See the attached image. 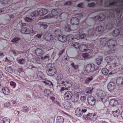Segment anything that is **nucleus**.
I'll return each mask as SVG.
<instances>
[{
  "instance_id": "obj_1",
  "label": "nucleus",
  "mask_w": 123,
  "mask_h": 123,
  "mask_svg": "<svg viewBox=\"0 0 123 123\" xmlns=\"http://www.w3.org/2000/svg\"><path fill=\"white\" fill-rule=\"evenodd\" d=\"M97 45L101 48L106 47L108 50L106 53L109 54L116 50L117 45L116 41L114 40L113 39H109L108 38H100L96 41Z\"/></svg>"
},
{
  "instance_id": "obj_2",
  "label": "nucleus",
  "mask_w": 123,
  "mask_h": 123,
  "mask_svg": "<svg viewBox=\"0 0 123 123\" xmlns=\"http://www.w3.org/2000/svg\"><path fill=\"white\" fill-rule=\"evenodd\" d=\"M115 24L116 26L119 27V29H115L113 31L112 35L114 37H119L118 38L122 37L123 38V20L120 21L118 17L116 19L112 21L111 23H108L106 26L107 29L110 30L113 27V25Z\"/></svg>"
},
{
  "instance_id": "obj_3",
  "label": "nucleus",
  "mask_w": 123,
  "mask_h": 123,
  "mask_svg": "<svg viewBox=\"0 0 123 123\" xmlns=\"http://www.w3.org/2000/svg\"><path fill=\"white\" fill-rule=\"evenodd\" d=\"M61 33V30L58 29H56L55 31V37H56V38L58 37V38L59 41L62 43L65 42L67 39L69 40H74V36L72 34L68 35L67 36L65 35L61 36L60 35V34Z\"/></svg>"
},
{
  "instance_id": "obj_4",
  "label": "nucleus",
  "mask_w": 123,
  "mask_h": 123,
  "mask_svg": "<svg viewBox=\"0 0 123 123\" xmlns=\"http://www.w3.org/2000/svg\"><path fill=\"white\" fill-rule=\"evenodd\" d=\"M105 59L108 64H111L108 68L109 69L117 68L120 64V60L119 58L117 56H108L106 57Z\"/></svg>"
},
{
  "instance_id": "obj_5",
  "label": "nucleus",
  "mask_w": 123,
  "mask_h": 123,
  "mask_svg": "<svg viewBox=\"0 0 123 123\" xmlns=\"http://www.w3.org/2000/svg\"><path fill=\"white\" fill-rule=\"evenodd\" d=\"M63 13L61 9H57L52 10L51 13L45 16L46 18H55L57 22L60 23L62 21L61 15Z\"/></svg>"
},
{
  "instance_id": "obj_6",
  "label": "nucleus",
  "mask_w": 123,
  "mask_h": 123,
  "mask_svg": "<svg viewBox=\"0 0 123 123\" xmlns=\"http://www.w3.org/2000/svg\"><path fill=\"white\" fill-rule=\"evenodd\" d=\"M104 31V27L102 26H100L97 27L96 29L94 28L90 29L88 31V33L89 36H93L94 37H95L102 33Z\"/></svg>"
},
{
  "instance_id": "obj_7",
  "label": "nucleus",
  "mask_w": 123,
  "mask_h": 123,
  "mask_svg": "<svg viewBox=\"0 0 123 123\" xmlns=\"http://www.w3.org/2000/svg\"><path fill=\"white\" fill-rule=\"evenodd\" d=\"M35 54L38 56H40V59L41 60H46L48 61L49 60V56L46 55L43 57L42 56L44 54V52L40 48H37L35 50Z\"/></svg>"
},
{
  "instance_id": "obj_8",
  "label": "nucleus",
  "mask_w": 123,
  "mask_h": 123,
  "mask_svg": "<svg viewBox=\"0 0 123 123\" xmlns=\"http://www.w3.org/2000/svg\"><path fill=\"white\" fill-rule=\"evenodd\" d=\"M51 64H49L48 65L47 67L48 70L47 71V74L49 76H53L56 73V70L54 67H52Z\"/></svg>"
},
{
  "instance_id": "obj_9",
  "label": "nucleus",
  "mask_w": 123,
  "mask_h": 123,
  "mask_svg": "<svg viewBox=\"0 0 123 123\" xmlns=\"http://www.w3.org/2000/svg\"><path fill=\"white\" fill-rule=\"evenodd\" d=\"M55 35V32L53 36L50 34H49L47 35V34H46L44 36V37L45 40L47 41L48 42L50 41H51V42H55L56 40Z\"/></svg>"
},
{
  "instance_id": "obj_10",
  "label": "nucleus",
  "mask_w": 123,
  "mask_h": 123,
  "mask_svg": "<svg viewBox=\"0 0 123 123\" xmlns=\"http://www.w3.org/2000/svg\"><path fill=\"white\" fill-rule=\"evenodd\" d=\"M93 48V46L91 45L86 46V45L82 44L80 45L79 49L81 51L83 52L87 51L88 50L92 49Z\"/></svg>"
},
{
  "instance_id": "obj_11",
  "label": "nucleus",
  "mask_w": 123,
  "mask_h": 123,
  "mask_svg": "<svg viewBox=\"0 0 123 123\" xmlns=\"http://www.w3.org/2000/svg\"><path fill=\"white\" fill-rule=\"evenodd\" d=\"M97 117L96 114L90 113L87 114L85 117L87 119L90 120L94 122L96 120Z\"/></svg>"
},
{
  "instance_id": "obj_12",
  "label": "nucleus",
  "mask_w": 123,
  "mask_h": 123,
  "mask_svg": "<svg viewBox=\"0 0 123 123\" xmlns=\"http://www.w3.org/2000/svg\"><path fill=\"white\" fill-rule=\"evenodd\" d=\"M20 32L24 34H29L30 33L33 34L34 33V31L32 29H30L25 27L22 28Z\"/></svg>"
},
{
  "instance_id": "obj_13",
  "label": "nucleus",
  "mask_w": 123,
  "mask_h": 123,
  "mask_svg": "<svg viewBox=\"0 0 123 123\" xmlns=\"http://www.w3.org/2000/svg\"><path fill=\"white\" fill-rule=\"evenodd\" d=\"M95 66L93 64H89L86 67V71L88 73L93 72L95 70Z\"/></svg>"
},
{
  "instance_id": "obj_14",
  "label": "nucleus",
  "mask_w": 123,
  "mask_h": 123,
  "mask_svg": "<svg viewBox=\"0 0 123 123\" xmlns=\"http://www.w3.org/2000/svg\"><path fill=\"white\" fill-rule=\"evenodd\" d=\"M87 101L89 105L91 106L95 104L96 100L94 97L92 96H89L87 98Z\"/></svg>"
},
{
  "instance_id": "obj_15",
  "label": "nucleus",
  "mask_w": 123,
  "mask_h": 123,
  "mask_svg": "<svg viewBox=\"0 0 123 123\" xmlns=\"http://www.w3.org/2000/svg\"><path fill=\"white\" fill-rule=\"evenodd\" d=\"M60 83L67 88H69L71 87L72 85V83L71 80H67L65 81H62Z\"/></svg>"
},
{
  "instance_id": "obj_16",
  "label": "nucleus",
  "mask_w": 123,
  "mask_h": 123,
  "mask_svg": "<svg viewBox=\"0 0 123 123\" xmlns=\"http://www.w3.org/2000/svg\"><path fill=\"white\" fill-rule=\"evenodd\" d=\"M72 94L71 92L69 91L65 92L64 95V99L66 100H68L71 98Z\"/></svg>"
},
{
  "instance_id": "obj_17",
  "label": "nucleus",
  "mask_w": 123,
  "mask_h": 123,
  "mask_svg": "<svg viewBox=\"0 0 123 123\" xmlns=\"http://www.w3.org/2000/svg\"><path fill=\"white\" fill-rule=\"evenodd\" d=\"M107 88L109 91H111L114 90L115 88V84L113 82H110L108 85Z\"/></svg>"
},
{
  "instance_id": "obj_18",
  "label": "nucleus",
  "mask_w": 123,
  "mask_h": 123,
  "mask_svg": "<svg viewBox=\"0 0 123 123\" xmlns=\"http://www.w3.org/2000/svg\"><path fill=\"white\" fill-rule=\"evenodd\" d=\"M113 108L112 114L114 117H117L119 114V110L117 107H113Z\"/></svg>"
},
{
  "instance_id": "obj_19",
  "label": "nucleus",
  "mask_w": 123,
  "mask_h": 123,
  "mask_svg": "<svg viewBox=\"0 0 123 123\" xmlns=\"http://www.w3.org/2000/svg\"><path fill=\"white\" fill-rule=\"evenodd\" d=\"M79 20L77 18L74 17L72 18L70 20V23L73 25H77L79 24Z\"/></svg>"
},
{
  "instance_id": "obj_20",
  "label": "nucleus",
  "mask_w": 123,
  "mask_h": 123,
  "mask_svg": "<svg viewBox=\"0 0 123 123\" xmlns=\"http://www.w3.org/2000/svg\"><path fill=\"white\" fill-rule=\"evenodd\" d=\"M105 16L103 13H100L99 15L97 16L94 18L93 19H97L99 21L103 20L105 18Z\"/></svg>"
},
{
  "instance_id": "obj_21",
  "label": "nucleus",
  "mask_w": 123,
  "mask_h": 123,
  "mask_svg": "<svg viewBox=\"0 0 123 123\" xmlns=\"http://www.w3.org/2000/svg\"><path fill=\"white\" fill-rule=\"evenodd\" d=\"M88 35L84 33L80 32L77 35L76 38L77 39H83L86 37H87Z\"/></svg>"
},
{
  "instance_id": "obj_22",
  "label": "nucleus",
  "mask_w": 123,
  "mask_h": 123,
  "mask_svg": "<svg viewBox=\"0 0 123 123\" xmlns=\"http://www.w3.org/2000/svg\"><path fill=\"white\" fill-rule=\"evenodd\" d=\"M75 114L76 116L79 117H80L82 116V114L81 108L79 107H78L75 111Z\"/></svg>"
},
{
  "instance_id": "obj_23",
  "label": "nucleus",
  "mask_w": 123,
  "mask_h": 123,
  "mask_svg": "<svg viewBox=\"0 0 123 123\" xmlns=\"http://www.w3.org/2000/svg\"><path fill=\"white\" fill-rule=\"evenodd\" d=\"M118 86L123 85V79L122 78L119 77L117 79L116 81Z\"/></svg>"
},
{
  "instance_id": "obj_24",
  "label": "nucleus",
  "mask_w": 123,
  "mask_h": 123,
  "mask_svg": "<svg viewBox=\"0 0 123 123\" xmlns=\"http://www.w3.org/2000/svg\"><path fill=\"white\" fill-rule=\"evenodd\" d=\"M37 77L41 79H43L44 77V74L41 71H38L37 73Z\"/></svg>"
},
{
  "instance_id": "obj_25",
  "label": "nucleus",
  "mask_w": 123,
  "mask_h": 123,
  "mask_svg": "<svg viewBox=\"0 0 123 123\" xmlns=\"http://www.w3.org/2000/svg\"><path fill=\"white\" fill-rule=\"evenodd\" d=\"M109 104L111 106H115L118 104V101L115 99H112L110 101Z\"/></svg>"
},
{
  "instance_id": "obj_26",
  "label": "nucleus",
  "mask_w": 123,
  "mask_h": 123,
  "mask_svg": "<svg viewBox=\"0 0 123 123\" xmlns=\"http://www.w3.org/2000/svg\"><path fill=\"white\" fill-rule=\"evenodd\" d=\"M64 106L66 109H70L72 108V104L70 102H66L64 104Z\"/></svg>"
},
{
  "instance_id": "obj_27",
  "label": "nucleus",
  "mask_w": 123,
  "mask_h": 123,
  "mask_svg": "<svg viewBox=\"0 0 123 123\" xmlns=\"http://www.w3.org/2000/svg\"><path fill=\"white\" fill-rule=\"evenodd\" d=\"M3 93L5 95H8L10 93V91L8 89L7 87H4L2 89Z\"/></svg>"
},
{
  "instance_id": "obj_28",
  "label": "nucleus",
  "mask_w": 123,
  "mask_h": 123,
  "mask_svg": "<svg viewBox=\"0 0 123 123\" xmlns=\"http://www.w3.org/2000/svg\"><path fill=\"white\" fill-rule=\"evenodd\" d=\"M44 95L48 97L51 94V91L49 89H45L44 91Z\"/></svg>"
},
{
  "instance_id": "obj_29",
  "label": "nucleus",
  "mask_w": 123,
  "mask_h": 123,
  "mask_svg": "<svg viewBox=\"0 0 123 123\" xmlns=\"http://www.w3.org/2000/svg\"><path fill=\"white\" fill-rule=\"evenodd\" d=\"M64 119L62 117L58 116L57 118L56 122L57 123H63Z\"/></svg>"
},
{
  "instance_id": "obj_30",
  "label": "nucleus",
  "mask_w": 123,
  "mask_h": 123,
  "mask_svg": "<svg viewBox=\"0 0 123 123\" xmlns=\"http://www.w3.org/2000/svg\"><path fill=\"white\" fill-rule=\"evenodd\" d=\"M103 58L101 57H97L96 60V62L98 65H99L103 61Z\"/></svg>"
},
{
  "instance_id": "obj_31",
  "label": "nucleus",
  "mask_w": 123,
  "mask_h": 123,
  "mask_svg": "<svg viewBox=\"0 0 123 123\" xmlns=\"http://www.w3.org/2000/svg\"><path fill=\"white\" fill-rule=\"evenodd\" d=\"M10 120L8 118L5 117L1 121L0 123H10Z\"/></svg>"
},
{
  "instance_id": "obj_32",
  "label": "nucleus",
  "mask_w": 123,
  "mask_h": 123,
  "mask_svg": "<svg viewBox=\"0 0 123 123\" xmlns=\"http://www.w3.org/2000/svg\"><path fill=\"white\" fill-rule=\"evenodd\" d=\"M63 28L64 30L66 32H69L71 30L70 26L68 25H65Z\"/></svg>"
},
{
  "instance_id": "obj_33",
  "label": "nucleus",
  "mask_w": 123,
  "mask_h": 123,
  "mask_svg": "<svg viewBox=\"0 0 123 123\" xmlns=\"http://www.w3.org/2000/svg\"><path fill=\"white\" fill-rule=\"evenodd\" d=\"M98 97V98L99 99H101L103 102H104L105 101V98H103V96L101 94H99L98 93H97L96 94V96Z\"/></svg>"
},
{
  "instance_id": "obj_34",
  "label": "nucleus",
  "mask_w": 123,
  "mask_h": 123,
  "mask_svg": "<svg viewBox=\"0 0 123 123\" xmlns=\"http://www.w3.org/2000/svg\"><path fill=\"white\" fill-rule=\"evenodd\" d=\"M93 79V76L87 78L85 80V83L86 84H88Z\"/></svg>"
},
{
  "instance_id": "obj_35",
  "label": "nucleus",
  "mask_w": 123,
  "mask_h": 123,
  "mask_svg": "<svg viewBox=\"0 0 123 123\" xmlns=\"http://www.w3.org/2000/svg\"><path fill=\"white\" fill-rule=\"evenodd\" d=\"M43 82L46 85L48 86H53V83L51 81L49 80H45L44 81H43Z\"/></svg>"
},
{
  "instance_id": "obj_36",
  "label": "nucleus",
  "mask_w": 123,
  "mask_h": 123,
  "mask_svg": "<svg viewBox=\"0 0 123 123\" xmlns=\"http://www.w3.org/2000/svg\"><path fill=\"white\" fill-rule=\"evenodd\" d=\"M93 89V87H87L86 90L85 92L87 93H91Z\"/></svg>"
},
{
  "instance_id": "obj_37",
  "label": "nucleus",
  "mask_w": 123,
  "mask_h": 123,
  "mask_svg": "<svg viewBox=\"0 0 123 123\" xmlns=\"http://www.w3.org/2000/svg\"><path fill=\"white\" fill-rule=\"evenodd\" d=\"M17 62L20 64L22 65L25 63V60L23 58L18 60H17Z\"/></svg>"
},
{
  "instance_id": "obj_38",
  "label": "nucleus",
  "mask_w": 123,
  "mask_h": 123,
  "mask_svg": "<svg viewBox=\"0 0 123 123\" xmlns=\"http://www.w3.org/2000/svg\"><path fill=\"white\" fill-rule=\"evenodd\" d=\"M20 38L18 37H15L13 38L11 41L13 43H17L18 41L20 40Z\"/></svg>"
},
{
  "instance_id": "obj_39",
  "label": "nucleus",
  "mask_w": 123,
  "mask_h": 123,
  "mask_svg": "<svg viewBox=\"0 0 123 123\" xmlns=\"http://www.w3.org/2000/svg\"><path fill=\"white\" fill-rule=\"evenodd\" d=\"M102 72L104 75H106L108 73L109 70L107 68H103L102 70Z\"/></svg>"
},
{
  "instance_id": "obj_40",
  "label": "nucleus",
  "mask_w": 123,
  "mask_h": 123,
  "mask_svg": "<svg viewBox=\"0 0 123 123\" xmlns=\"http://www.w3.org/2000/svg\"><path fill=\"white\" fill-rule=\"evenodd\" d=\"M30 15L32 17H35L39 15L38 11H36L32 12L31 13Z\"/></svg>"
},
{
  "instance_id": "obj_41",
  "label": "nucleus",
  "mask_w": 123,
  "mask_h": 123,
  "mask_svg": "<svg viewBox=\"0 0 123 123\" xmlns=\"http://www.w3.org/2000/svg\"><path fill=\"white\" fill-rule=\"evenodd\" d=\"M72 45L76 49L78 48V49L80 46L79 43H78L76 42H74V43H72Z\"/></svg>"
},
{
  "instance_id": "obj_42",
  "label": "nucleus",
  "mask_w": 123,
  "mask_h": 123,
  "mask_svg": "<svg viewBox=\"0 0 123 123\" xmlns=\"http://www.w3.org/2000/svg\"><path fill=\"white\" fill-rule=\"evenodd\" d=\"M22 109L23 112H28L29 110V108L28 107H27V106H24L22 108Z\"/></svg>"
},
{
  "instance_id": "obj_43",
  "label": "nucleus",
  "mask_w": 123,
  "mask_h": 123,
  "mask_svg": "<svg viewBox=\"0 0 123 123\" xmlns=\"http://www.w3.org/2000/svg\"><path fill=\"white\" fill-rule=\"evenodd\" d=\"M5 69L6 71L10 73H11L12 72V69L11 67H6Z\"/></svg>"
},
{
  "instance_id": "obj_44",
  "label": "nucleus",
  "mask_w": 123,
  "mask_h": 123,
  "mask_svg": "<svg viewBox=\"0 0 123 123\" xmlns=\"http://www.w3.org/2000/svg\"><path fill=\"white\" fill-rule=\"evenodd\" d=\"M79 95L78 93H75L74 95V101L76 102L79 99Z\"/></svg>"
},
{
  "instance_id": "obj_45",
  "label": "nucleus",
  "mask_w": 123,
  "mask_h": 123,
  "mask_svg": "<svg viewBox=\"0 0 123 123\" xmlns=\"http://www.w3.org/2000/svg\"><path fill=\"white\" fill-rule=\"evenodd\" d=\"M63 76L61 74H57V76L56 78L57 80H61L63 79Z\"/></svg>"
},
{
  "instance_id": "obj_46",
  "label": "nucleus",
  "mask_w": 123,
  "mask_h": 123,
  "mask_svg": "<svg viewBox=\"0 0 123 123\" xmlns=\"http://www.w3.org/2000/svg\"><path fill=\"white\" fill-rule=\"evenodd\" d=\"M108 18H112L114 19L115 18V15L112 13H111L108 15Z\"/></svg>"
},
{
  "instance_id": "obj_47",
  "label": "nucleus",
  "mask_w": 123,
  "mask_h": 123,
  "mask_svg": "<svg viewBox=\"0 0 123 123\" xmlns=\"http://www.w3.org/2000/svg\"><path fill=\"white\" fill-rule=\"evenodd\" d=\"M45 10V9L44 8H41L38 11V13L39 15L40 16L43 15V11Z\"/></svg>"
},
{
  "instance_id": "obj_48",
  "label": "nucleus",
  "mask_w": 123,
  "mask_h": 123,
  "mask_svg": "<svg viewBox=\"0 0 123 123\" xmlns=\"http://www.w3.org/2000/svg\"><path fill=\"white\" fill-rule=\"evenodd\" d=\"M10 85L13 88H14L16 86V84L13 81H11L10 82Z\"/></svg>"
},
{
  "instance_id": "obj_49",
  "label": "nucleus",
  "mask_w": 123,
  "mask_h": 123,
  "mask_svg": "<svg viewBox=\"0 0 123 123\" xmlns=\"http://www.w3.org/2000/svg\"><path fill=\"white\" fill-rule=\"evenodd\" d=\"M88 6L89 7H93L95 6V4L94 2H92L89 3Z\"/></svg>"
},
{
  "instance_id": "obj_50",
  "label": "nucleus",
  "mask_w": 123,
  "mask_h": 123,
  "mask_svg": "<svg viewBox=\"0 0 123 123\" xmlns=\"http://www.w3.org/2000/svg\"><path fill=\"white\" fill-rule=\"evenodd\" d=\"M82 56L84 58H88L89 55L87 53H85L83 54Z\"/></svg>"
},
{
  "instance_id": "obj_51",
  "label": "nucleus",
  "mask_w": 123,
  "mask_h": 123,
  "mask_svg": "<svg viewBox=\"0 0 123 123\" xmlns=\"http://www.w3.org/2000/svg\"><path fill=\"white\" fill-rule=\"evenodd\" d=\"M2 4H8L10 0H0Z\"/></svg>"
},
{
  "instance_id": "obj_52",
  "label": "nucleus",
  "mask_w": 123,
  "mask_h": 123,
  "mask_svg": "<svg viewBox=\"0 0 123 123\" xmlns=\"http://www.w3.org/2000/svg\"><path fill=\"white\" fill-rule=\"evenodd\" d=\"M10 105V103L8 102L5 103L4 104V106L5 108H7Z\"/></svg>"
},
{
  "instance_id": "obj_53",
  "label": "nucleus",
  "mask_w": 123,
  "mask_h": 123,
  "mask_svg": "<svg viewBox=\"0 0 123 123\" xmlns=\"http://www.w3.org/2000/svg\"><path fill=\"white\" fill-rule=\"evenodd\" d=\"M25 20L27 22H31L32 20V18L28 17H26L25 19Z\"/></svg>"
},
{
  "instance_id": "obj_54",
  "label": "nucleus",
  "mask_w": 123,
  "mask_h": 123,
  "mask_svg": "<svg viewBox=\"0 0 123 123\" xmlns=\"http://www.w3.org/2000/svg\"><path fill=\"white\" fill-rule=\"evenodd\" d=\"M80 99L82 102H85L86 99V97L85 96H82L80 98Z\"/></svg>"
},
{
  "instance_id": "obj_55",
  "label": "nucleus",
  "mask_w": 123,
  "mask_h": 123,
  "mask_svg": "<svg viewBox=\"0 0 123 123\" xmlns=\"http://www.w3.org/2000/svg\"><path fill=\"white\" fill-rule=\"evenodd\" d=\"M117 4V3L116 2L113 1V2H111L109 4V6H115Z\"/></svg>"
},
{
  "instance_id": "obj_56",
  "label": "nucleus",
  "mask_w": 123,
  "mask_h": 123,
  "mask_svg": "<svg viewBox=\"0 0 123 123\" xmlns=\"http://www.w3.org/2000/svg\"><path fill=\"white\" fill-rule=\"evenodd\" d=\"M81 111L82 112V114L83 113H85L87 111V108L86 107H84L81 108Z\"/></svg>"
},
{
  "instance_id": "obj_57",
  "label": "nucleus",
  "mask_w": 123,
  "mask_h": 123,
  "mask_svg": "<svg viewBox=\"0 0 123 123\" xmlns=\"http://www.w3.org/2000/svg\"><path fill=\"white\" fill-rule=\"evenodd\" d=\"M40 27H43L44 29H45L47 28L48 25L46 24H42L41 25Z\"/></svg>"
},
{
  "instance_id": "obj_58",
  "label": "nucleus",
  "mask_w": 123,
  "mask_h": 123,
  "mask_svg": "<svg viewBox=\"0 0 123 123\" xmlns=\"http://www.w3.org/2000/svg\"><path fill=\"white\" fill-rule=\"evenodd\" d=\"M71 66L72 67L75 69H76L78 67V66L76 65H75L74 63H72L71 64Z\"/></svg>"
},
{
  "instance_id": "obj_59",
  "label": "nucleus",
  "mask_w": 123,
  "mask_h": 123,
  "mask_svg": "<svg viewBox=\"0 0 123 123\" xmlns=\"http://www.w3.org/2000/svg\"><path fill=\"white\" fill-rule=\"evenodd\" d=\"M72 3L71 1H68L65 3V5H70L72 4Z\"/></svg>"
},
{
  "instance_id": "obj_60",
  "label": "nucleus",
  "mask_w": 123,
  "mask_h": 123,
  "mask_svg": "<svg viewBox=\"0 0 123 123\" xmlns=\"http://www.w3.org/2000/svg\"><path fill=\"white\" fill-rule=\"evenodd\" d=\"M43 34L41 33L40 34H37L35 36V37L38 38H40L41 36Z\"/></svg>"
},
{
  "instance_id": "obj_61",
  "label": "nucleus",
  "mask_w": 123,
  "mask_h": 123,
  "mask_svg": "<svg viewBox=\"0 0 123 123\" xmlns=\"http://www.w3.org/2000/svg\"><path fill=\"white\" fill-rule=\"evenodd\" d=\"M83 3L82 2H81L79 4L77 5V6L80 7V8H83L82 7V6L83 5Z\"/></svg>"
},
{
  "instance_id": "obj_62",
  "label": "nucleus",
  "mask_w": 123,
  "mask_h": 123,
  "mask_svg": "<svg viewBox=\"0 0 123 123\" xmlns=\"http://www.w3.org/2000/svg\"><path fill=\"white\" fill-rule=\"evenodd\" d=\"M115 11L116 12L117 14H118V15L120 12V10L119 9H116L115 10Z\"/></svg>"
},
{
  "instance_id": "obj_63",
  "label": "nucleus",
  "mask_w": 123,
  "mask_h": 123,
  "mask_svg": "<svg viewBox=\"0 0 123 123\" xmlns=\"http://www.w3.org/2000/svg\"><path fill=\"white\" fill-rule=\"evenodd\" d=\"M43 15H44L46 14H47V13H48V10H47V9H45V10H44V11H43Z\"/></svg>"
},
{
  "instance_id": "obj_64",
  "label": "nucleus",
  "mask_w": 123,
  "mask_h": 123,
  "mask_svg": "<svg viewBox=\"0 0 123 123\" xmlns=\"http://www.w3.org/2000/svg\"><path fill=\"white\" fill-rule=\"evenodd\" d=\"M12 51L13 53L15 56H16L17 55V53L14 50H12Z\"/></svg>"
}]
</instances>
